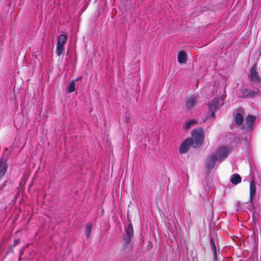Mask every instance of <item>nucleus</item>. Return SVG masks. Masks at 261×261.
<instances>
[{"mask_svg":"<svg viewBox=\"0 0 261 261\" xmlns=\"http://www.w3.org/2000/svg\"><path fill=\"white\" fill-rule=\"evenodd\" d=\"M67 39H68L67 35L66 33L63 32L62 34H60L58 36V37L57 38V42H58V41H59V42L60 44L65 45V43L66 42Z\"/></svg>","mask_w":261,"mask_h":261,"instance_id":"dca6fc26","label":"nucleus"},{"mask_svg":"<svg viewBox=\"0 0 261 261\" xmlns=\"http://www.w3.org/2000/svg\"><path fill=\"white\" fill-rule=\"evenodd\" d=\"M20 242V240L19 239H15L14 240V243H13V247H15L17 245H18Z\"/></svg>","mask_w":261,"mask_h":261,"instance_id":"393cba45","label":"nucleus"},{"mask_svg":"<svg viewBox=\"0 0 261 261\" xmlns=\"http://www.w3.org/2000/svg\"><path fill=\"white\" fill-rule=\"evenodd\" d=\"M190 146H193V142L191 138L186 139L180 145L179 151L181 153H185L187 152Z\"/></svg>","mask_w":261,"mask_h":261,"instance_id":"39448f33","label":"nucleus"},{"mask_svg":"<svg viewBox=\"0 0 261 261\" xmlns=\"http://www.w3.org/2000/svg\"><path fill=\"white\" fill-rule=\"evenodd\" d=\"M234 208H235V210L237 212H238V211L242 212L243 209L244 208L243 207V203H241L239 201H236L234 204Z\"/></svg>","mask_w":261,"mask_h":261,"instance_id":"5701e85b","label":"nucleus"},{"mask_svg":"<svg viewBox=\"0 0 261 261\" xmlns=\"http://www.w3.org/2000/svg\"><path fill=\"white\" fill-rule=\"evenodd\" d=\"M82 79V76H79L76 79L71 80L66 86V91L71 93L75 90V81Z\"/></svg>","mask_w":261,"mask_h":261,"instance_id":"9d476101","label":"nucleus"},{"mask_svg":"<svg viewBox=\"0 0 261 261\" xmlns=\"http://www.w3.org/2000/svg\"><path fill=\"white\" fill-rule=\"evenodd\" d=\"M216 237V234L215 233H211L209 235L210 244L212 250L214 254V260L216 261L217 260V249L215 243V239Z\"/></svg>","mask_w":261,"mask_h":261,"instance_id":"6e6552de","label":"nucleus"},{"mask_svg":"<svg viewBox=\"0 0 261 261\" xmlns=\"http://www.w3.org/2000/svg\"><path fill=\"white\" fill-rule=\"evenodd\" d=\"M216 161H218V160L214 154H212L207 158L205 162L207 170L211 171L214 168Z\"/></svg>","mask_w":261,"mask_h":261,"instance_id":"423d86ee","label":"nucleus"},{"mask_svg":"<svg viewBox=\"0 0 261 261\" xmlns=\"http://www.w3.org/2000/svg\"><path fill=\"white\" fill-rule=\"evenodd\" d=\"M64 51V45L60 44L59 42L56 44V54L60 56Z\"/></svg>","mask_w":261,"mask_h":261,"instance_id":"a211bd4d","label":"nucleus"},{"mask_svg":"<svg viewBox=\"0 0 261 261\" xmlns=\"http://www.w3.org/2000/svg\"><path fill=\"white\" fill-rule=\"evenodd\" d=\"M125 121L127 123H129L130 122V117L129 116H125Z\"/></svg>","mask_w":261,"mask_h":261,"instance_id":"a878e982","label":"nucleus"},{"mask_svg":"<svg viewBox=\"0 0 261 261\" xmlns=\"http://www.w3.org/2000/svg\"><path fill=\"white\" fill-rule=\"evenodd\" d=\"M8 180H5L3 183L0 186V194L3 192V191L7 186Z\"/></svg>","mask_w":261,"mask_h":261,"instance_id":"b1692460","label":"nucleus"},{"mask_svg":"<svg viewBox=\"0 0 261 261\" xmlns=\"http://www.w3.org/2000/svg\"><path fill=\"white\" fill-rule=\"evenodd\" d=\"M196 99L193 97H190L186 101L185 107L186 109L189 110L195 106Z\"/></svg>","mask_w":261,"mask_h":261,"instance_id":"ddd939ff","label":"nucleus"},{"mask_svg":"<svg viewBox=\"0 0 261 261\" xmlns=\"http://www.w3.org/2000/svg\"><path fill=\"white\" fill-rule=\"evenodd\" d=\"M229 152V147L222 146L219 148L216 153L214 154L217 158L218 161L220 162L227 156Z\"/></svg>","mask_w":261,"mask_h":261,"instance_id":"20e7f679","label":"nucleus"},{"mask_svg":"<svg viewBox=\"0 0 261 261\" xmlns=\"http://www.w3.org/2000/svg\"><path fill=\"white\" fill-rule=\"evenodd\" d=\"M133 214L127 213V218L129 223L127 227L125 228V233L123 234L124 243L122 246V250L125 253L131 252L133 249L132 243V238L134 236V230L132 224V217Z\"/></svg>","mask_w":261,"mask_h":261,"instance_id":"f257e3e1","label":"nucleus"},{"mask_svg":"<svg viewBox=\"0 0 261 261\" xmlns=\"http://www.w3.org/2000/svg\"><path fill=\"white\" fill-rule=\"evenodd\" d=\"M224 104V99L222 97H218L214 98L212 101L208 104V108L211 112V115L214 116V113L219 109L220 106Z\"/></svg>","mask_w":261,"mask_h":261,"instance_id":"7ed1b4c3","label":"nucleus"},{"mask_svg":"<svg viewBox=\"0 0 261 261\" xmlns=\"http://www.w3.org/2000/svg\"><path fill=\"white\" fill-rule=\"evenodd\" d=\"M249 78L254 81H257L260 80V77L258 74L256 68L254 67L252 68L249 75Z\"/></svg>","mask_w":261,"mask_h":261,"instance_id":"f8f14e48","label":"nucleus"},{"mask_svg":"<svg viewBox=\"0 0 261 261\" xmlns=\"http://www.w3.org/2000/svg\"><path fill=\"white\" fill-rule=\"evenodd\" d=\"M194 147L199 146L204 140V135L202 129L201 128H196L192 130L191 132Z\"/></svg>","mask_w":261,"mask_h":261,"instance_id":"f03ea898","label":"nucleus"},{"mask_svg":"<svg viewBox=\"0 0 261 261\" xmlns=\"http://www.w3.org/2000/svg\"><path fill=\"white\" fill-rule=\"evenodd\" d=\"M243 211L247 212V211L249 210L250 211H253V206L252 204L251 203V202H247L243 203Z\"/></svg>","mask_w":261,"mask_h":261,"instance_id":"4be33fe9","label":"nucleus"},{"mask_svg":"<svg viewBox=\"0 0 261 261\" xmlns=\"http://www.w3.org/2000/svg\"><path fill=\"white\" fill-rule=\"evenodd\" d=\"M196 120L192 119L186 121L183 125V129L184 130H188L191 128V126L196 124Z\"/></svg>","mask_w":261,"mask_h":261,"instance_id":"2eb2a0df","label":"nucleus"},{"mask_svg":"<svg viewBox=\"0 0 261 261\" xmlns=\"http://www.w3.org/2000/svg\"><path fill=\"white\" fill-rule=\"evenodd\" d=\"M178 62L180 63H184L187 60V56L184 51H180L178 54Z\"/></svg>","mask_w":261,"mask_h":261,"instance_id":"f3484780","label":"nucleus"},{"mask_svg":"<svg viewBox=\"0 0 261 261\" xmlns=\"http://www.w3.org/2000/svg\"><path fill=\"white\" fill-rule=\"evenodd\" d=\"M241 181V177L238 174H233L230 178L231 182L233 185H237Z\"/></svg>","mask_w":261,"mask_h":261,"instance_id":"6ab92c4d","label":"nucleus"},{"mask_svg":"<svg viewBox=\"0 0 261 261\" xmlns=\"http://www.w3.org/2000/svg\"><path fill=\"white\" fill-rule=\"evenodd\" d=\"M240 92L242 95L240 96V97L243 98L252 97L254 94V93L251 89H242Z\"/></svg>","mask_w":261,"mask_h":261,"instance_id":"9b49d317","label":"nucleus"},{"mask_svg":"<svg viewBox=\"0 0 261 261\" xmlns=\"http://www.w3.org/2000/svg\"><path fill=\"white\" fill-rule=\"evenodd\" d=\"M138 217L139 218L140 217V215L139 214L138 215Z\"/></svg>","mask_w":261,"mask_h":261,"instance_id":"c85d7f7f","label":"nucleus"},{"mask_svg":"<svg viewBox=\"0 0 261 261\" xmlns=\"http://www.w3.org/2000/svg\"><path fill=\"white\" fill-rule=\"evenodd\" d=\"M81 11H82V9H81L79 12V14H80V15H82V13H81Z\"/></svg>","mask_w":261,"mask_h":261,"instance_id":"cd10ccee","label":"nucleus"},{"mask_svg":"<svg viewBox=\"0 0 261 261\" xmlns=\"http://www.w3.org/2000/svg\"><path fill=\"white\" fill-rule=\"evenodd\" d=\"M243 117L240 113H237L235 117V123L238 125H241L243 122Z\"/></svg>","mask_w":261,"mask_h":261,"instance_id":"412c9836","label":"nucleus"},{"mask_svg":"<svg viewBox=\"0 0 261 261\" xmlns=\"http://www.w3.org/2000/svg\"><path fill=\"white\" fill-rule=\"evenodd\" d=\"M256 192V187L255 185V181L253 177H252V180L250 182V198L252 200L253 197Z\"/></svg>","mask_w":261,"mask_h":261,"instance_id":"4468645a","label":"nucleus"},{"mask_svg":"<svg viewBox=\"0 0 261 261\" xmlns=\"http://www.w3.org/2000/svg\"><path fill=\"white\" fill-rule=\"evenodd\" d=\"M256 119V117L254 116L248 115L245 119V127L246 129L248 131H251L252 130L253 124Z\"/></svg>","mask_w":261,"mask_h":261,"instance_id":"1a4fd4ad","label":"nucleus"},{"mask_svg":"<svg viewBox=\"0 0 261 261\" xmlns=\"http://www.w3.org/2000/svg\"><path fill=\"white\" fill-rule=\"evenodd\" d=\"M8 168V163L6 160L0 158V181L5 175Z\"/></svg>","mask_w":261,"mask_h":261,"instance_id":"0eeeda50","label":"nucleus"},{"mask_svg":"<svg viewBox=\"0 0 261 261\" xmlns=\"http://www.w3.org/2000/svg\"><path fill=\"white\" fill-rule=\"evenodd\" d=\"M259 49H260L259 56H260L261 55V44H260V46L259 47Z\"/></svg>","mask_w":261,"mask_h":261,"instance_id":"bb28decb","label":"nucleus"},{"mask_svg":"<svg viewBox=\"0 0 261 261\" xmlns=\"http://www.w3.org/2000/svg\"><path fill=\"white\" fill-rule=\"evenodd\" d=\"M92 228V227L91 223H87L85 225V235L87 239L90 237Z\"/></svg>","mask_w":261,"mask_h":261,"instance_id":"aec40b11","label":"nucleus"}]
</instances>
